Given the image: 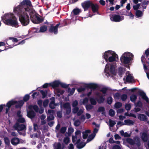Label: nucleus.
<instances>
[{
  "mask_svg": "<svg viewBox=\"0 0 149 149\" xmlns=\"http://www.w3.org/2000/svg\"><path fill=\"white\" fill-rule=\"evenodd\" d=\"M51 100L52 101L50 102L49 104V107L52 109H53L55 108L56 105L55 104V98L53 97L51 98Z\"/></svg>",
  "mask_w": 149,
  "mask_h": 149,
  "instance_id": "obj_25",
  "label": "nucleus"
},
{
  "mask_svg": "<svg viewBox=\"0 0 149 149\" xmlns=\"http://www.w3.org/2000/svg\"><path fill=\"white\" fill-rule=\"evenodd\" d=\"M17 121L18 123H22L25 122V120L24 118L22 117V116L21 117H19V118L17 119Z\"/></svg>",
  "mask_w": 149,
  "mask_h": 149,
  "instance_id": "obj_51",
  "label": "nucleus"
},
{
  "mask_svg": "<svg viewBox=\"0 0 149 149\" xmlns=\"http://www.w3.org/2000/svg\"><path fill=\"white\" fill-rule=\"evenodd\" d=\"M86 87L93 90L99 87L98 85L95 83H90L86 85Z\"/></svg>",
  "mask_w": 149,
  "mask_h": 149,
  "instance_id": "obj_19",
  "label": "nucleus"
},
{
  "mask_svg": "<svg viewBox=\"0 0 149 149\" xmlns=\"http://www.w3.org/2000/svg\"><path fill=\"white\" fill-rule=\"evenodd\" d=\"M60 81L59 80H56L51 82L50 86H52L54 88L58 87L60 86Z\"/></svg>",
  "mask_w": 149,
  "mask_h": 149,
  "instance_id": "obj_18",
  "label": "nucleus"
},
{
  "mask_svg": "<svg viewBox=\"0 0 149 149\" xmlns=\"http://www.w3.org/2000/svg\"><path fill=\"white\" fill-rule=\"evenodd\" d=\"M141 143L140 142H138L136 144V149H143L142 147L140 146Z\"/></svg>",
  "mask_w": 149,
  "mask_h": 149,
  "instance_id": "obj_62",
  "label": "nucleus"
},
{
  "mask_svg": "<svg viewBox=\"0 0 149 149\" xmlns=\"http://www.w3.org/2000/svg\"><path fill=\"white\" fill-rule=\"evenodd\" d=\"M134 58L133 54L130 52H124L120 57L121 62L125 65V67L129 68V65L132 63Z\"/></svg>",
  "mask_w": 149,
  "mask_h": 149,
  "instance_id": "obj_3",
  "label": "nucleus"
},
{
  "mask_svg": "<svg viewBox=\"0 0 149 149\" xmlns=\"http://www.w3.org/2000/svg\"><path fill=\"white\" fill-rule=\"evenodd\" d=\"M110 19L112 21L119 22L124 19L123 16L118 15H113L110 16Z\"/></svg>",
  "mask_w": 149,
  "mask_h": 149,
  "instance_id": "obj_9",
  "label": "nucleus"
},
{
  "mask_svg": "<svg viewBox=\"0 0 149 149\" xmlns=\"http://www.w3.org/2000/svg\"><path fill=\"white\" fill-rule=\"evenodd\" d=\"M67 130V127H62L60 130V132L63 134Z\"/></svg>",
  "mask_w": 149,
  "mask_h": 149,
  "instance_id": "obj_52",
  "label": "nucleus"
},
{
  "mask_svg": "<svg viewBox=\"0 0 149 149\" xmlns=\"http://www.w3.org/2000/svg\"><path fill=\"white\" fill-rule=\"evenodd\" d=\"M91 132L89 130H87L82 133L83 137L84 139H86L88 135V134Z\"/></svg>",
  "mask_w": 149,
  "mask_h": 149,
  "instance_id": "obj_33",
  "label": "nucleus"
},
{
  "mask_svg": "<svg viewBox=\"0 0 149 149\" xmlns=\"http://www.w3.org/2000/svg\"><path fill=\"white\" fill-rule=\"evenodd\" d=\"M59 25V24H57L55 26L51 25L49 29V32L56 34L58 33V28Z\"/></svg>",
  "mask_w": 149,
  "mask_h": 149,
  "instance_id": "obj_13",
  "label": "nucleus"
},
{
  "mask_svg": "<svg viewBox=\"0 0 149 149\" xmlns=\"http://www.w3.org/2000/svg\"><path fill=\"white\" fill-rule=\"evenodd\" d=\"M102 57L107 62H115L118 59V55L115 52L111 50L105 51L103 54Z\"/></svg>",
  "mask_w": 149,
  "mask_h": 149,
  "instance_id": "obj_4",
  "label": "nucleus"
},
{
  "mask_svg": "<svg viewBox=\"0 0 149 149\" xmlns=\"http://www.w3.org/2000/svg\"><path fill=\"white\" fill-rule=\"evenodd\" d=\"M88 99L87 97H86L83 99H81L80 100V103L81 104H83L84 105L87 104L88 102Z\"/></svg>",
  "mask_w": 149,
  "mask_h": 149,
  "instance_id": "obj_29",
  "label": "nucleus"
},
{
  "mask_svg": "<svg viewBox=\"0 0 149 149\" xmlns=\"http://www.w3.org/2000/svg\"><path fill=\"white\" fill-rule=\"evenodd\" d=\"M61 108L62 107L65 109L71 108L70 104L67 102L63 104L62 106H61Z\"/></svg>",
  "mask_w": 149,
  "mask_h": 149,
  "instance_id": "obj_38",
  "label": "nucleus"
},
{
  "mask_svg": "<svg viewBox=\"0 0 149 149\" xmlns=\"http://www.w3.org/2000/svg\"><path fill=\"white\" fill-rule=\"evenodd\" d=\"M107 90V89L106 88H102L101 90L100 91L103 94H102V95H103V96H105L106 95Z\"/></svg>",
  "mask_w": 149,
  "mask_h": 149,
  "instance_id": "obj_46",
  "label": "nucleus"
},
{
  "mask_svg": "<svg viewBox=\"0 0 149 149\" xmlns=\"http://www.w3.org/2000/svg\"><path fill=\"white\" fill-rule=\"evenodd\" d=\"M92 3V2L88 1H85L81 3L82 7L84 9V11L87 10L88 8L91 6Z\"/></svg>",
  "mask_w": 149,
  "mask_h": 149,
  "instance_id": "obj_14",
  "label": "nucleus"
},
{
  "mask_svg": "<svg viewBox=\"0 0 149 149\" xmlns=\"http://www.w3.org/2000/svg\"><path fill=\"white\" fill-rule=\"evenodd\" d=\"M126 141L129 144L133 146L131 148L129 146H128L130 148V149H136V144L138 142H140L139 141H137L136 143L134 140L130 138L127 139Z\"/></svg>",
  "mask_w": 149,
  "mask_h": 149,
  "instance_id": "obj_10",
  "label": "nucleus"
},
{
  "mask_svg": "<svg viewBox=\"0 0 149 149\" xmlns=\"http://www.w3.org/2000/svg\"><path fill=\"white\" fill-rule=\"evenodd\" d=\"M70 141V138L68 137H66L64 138L63 141L64 143L65 144L68 143Z\"/></svg>",
  "mask_w": 149,
  "mask_h": 149,
  "instance_id": "obj_61",
  "label": "nucleus"
},
{
  "mask_svg": "<svg viewBox=\"0 0 149 149\" xmlns=\"http://www.w3.org/2000/svg\"><path fill=\"white\" fill-rule=\"evenodd\" d=\"M107 103L109 104H111L112 102V98L111 97H109L107 99Z\"/></svg>",
  "mask_w": 149,
  "mask_h": 149,
  "instance_id": "obj_56",
  "label": "nucleus"
},
{
  "mask_svg": "<svg viewBox=\"0 0 149 149\" xmlns=\"http://www.w3.org/2000/svg\"><path fill=\"white\" fill-rule=\"evenodd\" d=\"M95 135L94 134H91V135H89L87 139V141L88 142H89L92 140L95 137Z\"/></svg>",
  "mask_w": 149,
  "mask_h": 149,
  "instance_id": "obj_40",
  "label": "nucleus"
},
{
  "mask_svg": "<svg viewBox=\"0 0 149 149\" xmlns=\"http://www.w3.org/2000/svg\"><path fill=\"white\" fill-rule=\"evenodd\" d=\"M120 98L122 101H124L126 100L127 98V95L125 94H123L120 96Z\"/></svg>",
  "mask_w": 149,
  "mask_h": 149,
  "instance_id": "obj_48",
  "label": "nucleus"
},
{
  "mask_svg": "<svg viewBox=\"0 0 149 149\" xmlns=\"http://www.w3.org/2000/svg\"><path fill=\"white\" fill-rule=\"evenodd\" d=\"M81 12V10L77 8H76L74 9L72 12L71 15L72 13L75 15H77Z\"/></svg>",
  "mask_w": 149,
  "mask_h": 149,
  "instance_id": "obj_35",
  "label": "nucleus"
},
{
  "mask_svg": "<svg viewBox=\"0 0 149 149\" xmlns=\"http://www.w3.org/2000/svg\"><path fill=\"white\" fill-rule=\"evenodd\" d=\"M13 128L15 130L17 131L20 135L25 136L26 128L25 125L17 123L14 125Z\"/></svg>",
  "mask_w": 149,
  "mask_h": 149,
  "instance_id": "obj_6",
  "label": "nucleus"
},
{
  "mask_svg": "<svg viewBox=\"0 0 149 149\" xmlns=\"http://www.w3.org/2000/svg\"><path fill=\"white\" fill-rule=\"evenodd\" d=\"M143 12L139 10H138L136 11V16L137 17L139 18L141 17L143 15Z\"/></svg>",
  "mask_w": 149,
  "mask_h": 149,
  "instance_id": "obj_37",
  "label": "nucleus"
},
{
  "mask_svg": "<svg viewBox=\"0 0 149 149\" xmlns=\"http://www.w3.org/2000/svg\"><path fill=\"white\" fill-rule=\"evenodd\" d=\"M85 107L87 111H89L93 108V106L91 104H87L86 105Z\"/></svg>",
  "mask_w": 149,
  "mask_h": 149,
  "instance_id": "obj_42",
  "label": "nucleus"
},
{
  "mask_svg": "<svg viewBox=\"0 0 149 149\" xmlns=\"http://www.w3.org/2000/svg\"><path fill=\"white\" fill-rule=\"evenodd\" d=\"M81 122L79 120H75L74 123V125L76 127L78 126L80 124Z\"/></svg>",
  "mask_w": 149,
  "mask_h": 149,
  "instance_id": "obj_53",
  "label": "nucleus"
},
{
  "mask_svg": "<svg viewBox=\"0 0 149 149\" xmlns=\"http://www.w3.org/2000/svg\"><path fill=\"white\" fill-rule=\"evenodd\" d=\"M139 95L142 98L145 100L146 103L149 104V99L146 96V94L143 91H141L139 92Z\"/></svg>",
  "mask_w": 149,
  "mask_h": 149,
  "instance_id": "obj_17",
  "label": "nucleus"
},
{
  "mask_svg": "<svg viewBox=\"0 0 149 149\" xmlns=\"http://www.w3.org/2000/svg\"><path fill=\"white\" fill-rule=\"evenodd\" d=\"M18 40L17 39L13 38H10L6 42V43L8 45V46L5 47L4 50H6L8 48H13L14 46L16 45H12V44H10V42H17L18 41Z\"/></svg>",
  "mask_w": 149,
  "mask_h": 149,
  "instance_id": "obj_8",
  "label": "nucleus"
},
{
  "mask_svg": "<svg viewBox=\"0 0 149 149\" xmlns=\"http://www.w3.org/2000/svg\"><path fill=\"white\" fill-rule=\"evenodd\" d=\"M1 18L2 21L6 25L16 28L19 26L17 18L12 13H6Z\"/></svg>",
  "mask_w": 149,
  "mask_h": 149,
  "instance_id": "obj_2",
  "label": "nucleus"
},
{
  "mask_svg": "<svg viewBox=\"0 0 149 149\" xmlns=\"http://www.w3.org/2000/svg\"><path fill=\"white\" fill-rule=\"evenodd\" d=\"M47 29V27L46 26H41L40 28V29L39 31L37 30L35 31V33H38V32H44L46 31Z\"/></svg>",
  "mask_w": 149,
  "mask_h": 149,
  "instance_id": "obj_24",
  "label": "nucleus"
},
{
  "mask_svg": "<svg viewBox=\"0 0 149 149\" xmlns=\"http://www.w3.org/2000/svg\"><path fill=\"white\" fill-rule=\"evenodd\" d=\"M120 132L121 135L122 136H124L125 137H129L130 135L127 132H124L123 130H121Z\"/></svg>",
  "mask_w": 149,
  "mask_h": 149,
  "instance_id": "obj_39",
  "label": "nucleus"
},
{
  "mask_svg": "<svg viewBox=\"0 0 149 149\" xmlns=\"http://www.w3.org/2000/svg\"><path fill=\"white\" fill-rule=\"evenodd\" d=\"M78 139V137L77 136H72V142L73 143H74L76 141H77Z\"/></svg>",
  "mask_w": 149,
  "mask_h": 149,
  "instance_id": "obj_59",
  "label": "nucleus"
},
{
  "mask_svg": "<svg viewBox=\"0 0 149 149\" xmlns=\"http://www.w3.org/2000/svg\"><path fill=\"white\" fill-rule=\"evenodd\" d=\"M118 74L120 76H121L123 72V69L122 67H120L118 68Z\"/></svg>",
  "mask_w": 149,
  "mask_h": 149,
  "instance_id": "obj_50",
  "label": "nucleus"
},
{
  "mask_svg": "<svg viewBox=\"0 0 149 149\" xmlns=\"http://www.w3.org/2000/svg\"><path fill=\"white\" fill-rule=\"evenodd\" d=\"M91 7L93 12V13H95L97 14H98V10L99 8L97 4H95L92 3Z\"/></svg>",
  "mask_w": 149,
  "mask_h": 149,
  "instance_id": "obj_21",
  "label": "nucleus"
},
{
  "mask_svg": "<svg viewBox=\"0 0 149 149\" xmlns=\"http://www.w3.org/2000/svg\"><path fill=\"white\" fill-rule=\"evenodd\" d=\"M126 75L127 77L126 80L127 82H131L132 81L133 79V77L130 74V72L129 71L127 72L126 73Z\"/></svg>",
  "mask_w": 149,
  "mask_h": 149,
  "instance_id": "obj_20",
  "label": "nucleus"
},
{
  "mask_svg": "<svg viewBox=\"0 0 149 149\" xmlns=\"http://www.w3.org/2000/svg\"><path fill=\"white\" fill-rule=\"evenodd\" d=\"M86 90L85 87H81L77 89V91L78 92H81L84 91Z\"/></svg>",
  "mask_w": 149,
  "mask_h": 149,
  "instance_id": "obj_57",
  "label": "nucleus"
},
{
  "mask_svg": "<svg viewBox=\"0 0 149 149\" xmlns=\"http://www.w3.org/2000/svg\"><path fill=\"white\" fill-rule=\"evenodd\" d=\"M134 105L135 107H142V104L141 101H138L136 103L135 102L134 103Z\"/></svg>",
  "mask_w": 149,
  "mask_h": 149,
  "instance_id": "obj_45",
  "label": "nucleus"
},
{
  "mask_svg": "<svg viewBox=\"0 0 149 149\" xmlns=\"http://www.w3.org/2000/svg\"><path fill=\"white\" fill-rule=\"evenodd\" d=\"M138 118L141 120L146 121L147 120V117L145 115L140 114L138 115Z\"/></svg>",
  "mask_w": 149,
  "mask_h": 149,
  "instance_id": "obj_26",
  "label": "nucleus"
},
{
  "mask_svg": "<svg viewBox=\"0 0 149 149\" xmlns=\"http://www.w3.org/2000/svg\"><path fill=\"white\" fill-rule=\"evenodd\" d=\"M5 143L7 145H9L10 144V140L7 137H5L4 138Z\"/></svg>",
  "mask_w": 149,
  "mask_h": 149,
  "instance_id": "obj_58",
  "label": "nucleus"
},
{
  "mask_svg": "<svg viewBox=\"0 0 149 149\" xmlns=\"http://www.w3.org/2000/svg\"><path fill=\"white\" fill-rule=\"evenodd\" d=\"M40 92L42 95V98H44L46 96L47 94V92L46 91H44L43 90H41Z\"/></svg>",
  "mask_w": 149,
  "mask_h": 149,
  "instance_id": "obj_49",
  "label": "nucleus"
},
{
  "mask_svg": "<svg viewBox=\"0 0 149 149\" xmlns=\"http://www.w3.org/2000/svg\"><path fill=\"white\" fill-rule=\"evenodd\" d=\"M96 95L99 97V98L97 99V101L99 104L103 103L105 100V98L100 93L97 92L96 94Z\"/></svg>",
  "mask_w": 149,
  "mask_h": 149,
  "instance_id": "obj_15",
  "label": "nucleus"
},
{
  "mask_svg": "<svg viewBox=\"0 0 149 149\" xmlns=\"http://www.w3.org/2000/svg\"><path fill=\"white\" fill-rule=\"evenodd\" d=\"M84 110V109H80L77 113V115L79 116L81 115L83 113Z\"/></svg>",
  "mask_w": 149,
  "mask_h": 149,
  "instance_id": "obj_63",
  "label": "nucleus"
},
{
  "mask_svg": "<svg viewBox=\"0 0 149 149\" xmlns=\"http://www.w3.org/2000/svg\"><path fill=\"white\" fill-rule=\"evenodd\" d=\"M81 133L79 130H77L75 132V136L78 137V139L77 141V143H79L80 141V139L81 138Z\"/></svg>",
  "mask_w": 149,
  "mask_h": 149,
  "instance_id": "obj_28",
  "label": "nucleus"
},
{
  "mask_svg": "<svg viewBox=\"0 0 149 149\" xmlns=\"http://www.w3.org/2000/svg\"><path fill=\"white\" fill-rule=\"evenodd\" d=\"M60 85L62 88H66L68 87L69 84H66L60 81Z\"/></svg>",
  "mask_w": 149,
  "mask_h": 149,
  "instance_id": "obj_47",
  "label": "nucleus"
},
{
  "mask_svg": "<svg viewBox=\"0 0 149 149\" xmlns=\"http://www.w3.org/2000/svg\"><path fill=\"white\" fill-rule=\"evenodd\" d=\"M74 107V108H73L72 110V112L73 113H77L79 109V108L78 107Z\"/></svg>",
  "mask_w": 149,
  "mask_h": 149,
  "instance_id": "obj_64",
  "label": "nucleus"
},
{
  "mask_svg": "<svg viewBox=\"0 0 149 149\" xmlns=\"http://www.w3.org/2000/svg\"><path fill=\"white\" fill-rule=\"evenodd\" d=\"M122 106V103L119 102H118L116 103L114 105V107L116 109L119 108L121 107Z\"/></svg>",
  "mask_w": 149,
  "mask_h": 149,
  "instance_id": "obj_44",
  "label": "nucleus"
},
{
  "mask_svg": "<svg viewBox=\"0 0 149 149\" xmlns=\"http://www.w3.org/2000/svg\"><path fill=\"white\" fill-rule=\"evenodd\" d=\"M77 143V141L76 143L77 144V147L78 149H81L83 148L86 145L85 143L83 142H81L80 143Z\"/></svg>",
  "mask_w": 149,
  "mask_h": 149,
  "instance_id": "obj_36",
  "label": "nucleus"
},
{
  "mask_svg": "<svg viewBox=\"0 0 149 149\" xmlns=\"http://www.w3.org/2000/svg\"><path fill=\"white\" fill-rule=\"evenodd\" d=\"M89 101L91 105H95L97 104L96 100L93 97H90L89 98Z\"/></svg>",
  "mask_w": 149,
  "mask_h": 149,
  "instance_id": "obj_32",
  "label": "nucleus"
},
{
  "mask_svg": "<svg viewBox=\"0 0 149 149\" xmlns=\"http://www.w3.org/2000/svg\"><path fill=\"white\" fill-rule=\"evenodd\" d=\"M15 101H10L6 104V105L5 104H1V105H2L3 109L4 108V110H5V113L7 114L8 113L10 110V109L13 104L15 103Z\"/></svg>",
  "mask_w": 149,
  "mask_h": 149,
  "instance_id": "obj_7",
  "label": "nucleus"
},
{
  "mask_svg": "<svg viewBox=\"0 0 149 149\" xmlns=\"http://www.w3.org/2000/svg\"><path fill=\"white\" fill-rule=\"evenodd\" d=\"M54 111L51 109L48 110L47 111L48 116L47 118V120L49 121L53 120L54 119Z\"/></svg>",
  "mask_w": 149,
  "mask_h": 149,
  "instance_id": "obj_12",
  "label": "nucleus"
},
{
  "mask_svg": "<svg viewBox=\"0 0 149 149\" xmlns=\"http://www.w3.org/2000/svg\"><path fill=\"white\" fill-rule=\"evenodd\" d=\"M29 94H26L23 97V100L24 101L26 102L29 99Z\"/></svg>",
  "mask_w": 149,
  "mask_h": 149,
  "instance_id": "obj_55",
  "label": "nucleus"
},
{
  "mask_svg": "<svg viewBox=\"0 0 149 149\" xmlns=\"http://www.w3.org/2000/svg\"><path fill=\"white\" fill-rule=\"evenodd\" d=\"M137 99V96L136 95L133 94L132 95L130 96V100L133 102L134 103L135 102V101Z\"/></svg>",
  "mask_w": 149,
  "mask_h": 149,
  "instance_id": "obj_43",
  "label": "nucleus"
},
{
  "mask_svg": "<svg viewBox=\"0 0 149 149\" xmlns=\"http://www.w3.org/2000/svg\"><path fill=\"white\" fill-rule=\"evenodd\" d=\"M74 131V129L72 127H69L68 129V133H66V134H67L68 135V136H70Z\"/></svg>",
  "mask_w": 149,
  "mask_h": 149,
  "instance_id": "obj_41",
  "label": "nucleus"
},
{
  "mask_svg": "<svg viewBox=\"0 0 149 149\" xmlns=\"http://www.w3.org/2000/svg\"><path fill=\"white\" fill-rule=\"evenodd\" d=\"M24 140L22 139H19L17 137H14L11 140V143L14 146H16L19 143H23Z\"/></svg>",
  "mask_w": 149,
  "mask_h": 149,
  "instance_id": "obj_11",
  "label": "nucleus"
},
{
  "mask_svg": "<svg viewBox=\"0 0 149 149\" xmlns=\"http://www.w3.org/2000/svg\"><path fill=\"white\" fill-rule=\"evenodd\" d=\"M75 90V88H72V89L68 88V92L69 93L68 95L70 96L72 95L74 93Z\"/></svg>",
  "mask_w": 149,
  "mask_h": 149,
  "instance_id": "obj_34",
  "label": "nucleus"
},
{
  "mask_svg": "<svg viewBox=\"0 0 149 149\" xmlns=\"http://www.w3.org/2000/svg\"><path fill=\"white\" fill-rule=\"evenodd\" d=\"M56 93L57 95L58 96H60V95L63 94L64 91L61 88H57L56 89Z\"/></svg>",
  "mask_w": 149,
  "mask_h": 149,
  "instance_id": "obj_31",
  "label": "nucleus"
},
{
  "mask_svg": "<svg viewBox=\"0 0 149 149\" xmlns=\"http://www.w3.org/2000/svg\"><path fill=\"white\" fill-rule=\"evenodd\" d=\"M10 101H15V103L13 104V105H15V107L16 108H20L24 104V101L23 100H20L18 101L12 100Z\"/></svg>",
  "mask_w": 149,
  "mask_h": 149,
  "instance_id": "obj_16",
  "label": "nucleus"
},
{
  "mask_svg": "<svg viewBox=\"0 0 149 149\" xmlns=\"http://www.w3.org/2000/svg\"><path fill=\"white\" fill-rule=\"evenodd\" d=\"M109 126L110 127H113L116 124V123L114 121L110 120L109 121Z\"/></svg>",
  "mask_w": 149,
  "mask_h": 149,
  "instance_id": "obj_60",
  "label": "nucleus"
},
{
  "mask_svg": "<svg viewBox=\"0 0 149 149\" xmlns=\"http://www.w3.org/2000/svg\"><path fill=\"white\" fill-rule=\"evenodd\" d=\"M149 138V135H148L146 133L143 132L142 134L141 138L143 141L147 142Z\"/></svg>",
  "mask_w": 149,
  "mask_h": 149,
  "instance_id": "obj_22",
  "label": "nucleus"
},
{
  "mask_svg": "<svg viewBox=\"0 0 149 149\" xmlns=\"http://www.w3.org/2000/svg\"><path fill=\"white\" fill-rule=\"evenodd\" d=\"M54 149H63L61 144L59 142H55L54 145Z\"/></svg>",
  "mask_w": 149,
  "mask_h": 149,
  "instance_id": "obj_27",
  "label": "nucleus"
},
{
  "mask_svg": "<svg viewBox=\"0 0 149 149\" xmlns=\"http://www.w3.org/2000/svg\"><path fill=\"white\" fill-rule=\"evenodd\" d=\"M124 123L125 125H130L134 124V121L129 119H127L124 120Z\"/></svg>",
  "mask_w": 149,
  "mask_h": 149,
  "instance_id": "obj_30",
  "label": "nucleus"
},
{
  "mask_svg": "<svg viewBox=\"0 0 149 149\" xmlns=\"http://www.w3.org/2000/svg\"><path fill=\"white\" fill-rule=\"evenodd\" d=\"M27 116L30 118H33L36 116V113L33 111H27Z\"/></svg>",
  "mask_w": 149,
  "mask_h": 149,
  "instance_id": "obj_23",
  "label": "nucleus"
},
{
  "mask_svg": "<svg viewBox=\"0 0 149 149\" xmlns=\"http://www.w3.org/2000/svg\"><path fill=\"white\" fill-rule=\"evenodd\" d=\"M109 115L111 116H113L115 114V112L112 109H111L109 111Z\"/></svg>",
  "mask_w": 149,
  "mask_h": 149,
  "instance_id": "obj_54",
  "label": "nucleus"
},
{
  "mask_svg": "<svg viewBox=\"0 0 149 149\" xmlns=\"http://www.w3.org/2000/svg\"><path fill=\"white\" fill-rule=\"evenodd\" d=\"M116 65L115 63H108L105 66L104 73L107 77L115 75L116 74Z\"/></svg>",
  "mask_w": 149,
  "mask_h": 149,
  "instance_id": "obj_5",
  "label": "nucleus"
},
{
  "mask_svg": "<svg viewBox=\"0 0 149 149\" xmlns=\"http://www.w3.org/2000/svg\"><path fill=\"white\" fill-rule=\"evenodd\" d=\"M13 12L18 17L19 20L23 26L28 25L29 22V15L31 21L34 23L38 24L42 19L36 14L29 0H25L13 8Z\"/></svg>",
  "mask_w": 149,
  "mask_h": 149,
  "instance_id": "obj_1",
  "label": "nucleus"
}]
</instances>
